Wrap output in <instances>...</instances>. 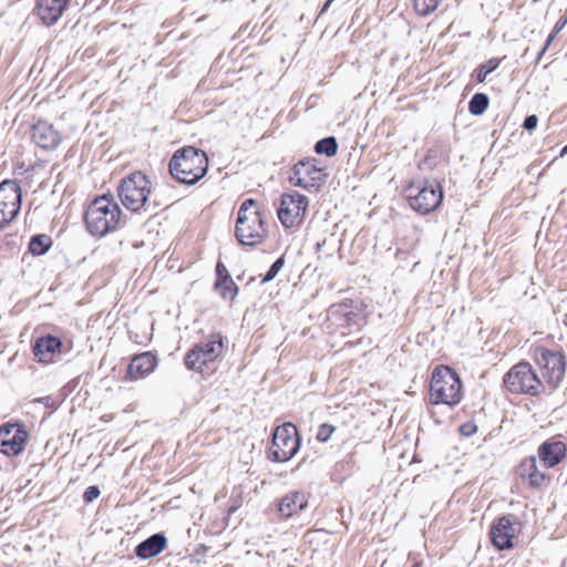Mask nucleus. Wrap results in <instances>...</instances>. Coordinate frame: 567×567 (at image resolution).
<instances>
[{
	"mask_svg": "<svg viewBox=\"0 0 567 567\" xmlns=\"http://www.w3.org/2000/svg\"><path fill=\"white\" fill-rule=\"evenodd\" d=\"M505 388L514 394H540L545 389L538 374L530 363L519 362L505 373L503 378Z\"/></svg>",
	"mask_w": 567,
	"mask_h": 567,
	"instance_id": "obj_6",
	"label": "nucleus"
},
{
	"mask_svg": "<svg viewBox=\"0 0 567 567\" xmlns=\"http://www.w3.org/2000/svg\"><path fill=\"white\" fill-rule=\"evenodd\" d=\"M517 518L512 515H504L497 518L489 530L491 542L498 550H507L514 547L513 538L516 535L515 524Z\"/></svg>",
	"mask_w": 567,
	"mask_h": 567,
	"instance_id": "obj_13",
	"label": "nucleus"
},
{
	"mask_svg": "<svg viewBox=\"0 0 567 567\" xmlns=\"http://www.w3.org/2000/svg\"><path fill=\"white\" fill-rule=\"evenodd\" d=\"M284 265H285V258L282 256L279 257L278 259H276V261L269 267V269L267 270V272L262 277L261 284H266V282H269L272 279H275L276 276L278 275V272L284 267Z\"/></svg>",
	"mask_w": 567,
	"mask_h": 567,
	"instance_id": "obj_31",
	"label": "nucleus"
},
{
	"mask_svg": "<svg viewBox=\"0 0 567 567\" xmlns=\"http://www.w3.org/2000/svg\"><path fill=\"white\" fill-rule=\"evenodd\" d=\"M52 245L50 236L44 234L34 235L29 243V250L32 255L41 256L45 254Z\"/></svg>",
	"mask_w": 567,
	"mask_h": 567,
	"instance_id": "obj_24",
	"label": "nucleus"
},
{
	"mask_svg": "<svg viewBox=\"0 0 567 567\" xmlns=\"http://www.w3.org/2000/svg\"><path fill=\"white\" fill-rule=\"evenodd\" d=\"M556 32L555 31H551L550 34L548 35L544 47L542 48V50L538 52L537 54V59H536V62H538L540 60V58L543 56V54L545 53V51L548 49V47L550 45L551 41L555 39L556 37Z\"/></svg>",
	"mask_w": 567,
	"mask_h": 567,
	"instance_id": "obj_38",
	"label": "nucleus"
},
{
	"mask_svg": "<svg viewBox=\"0 0 567 567\" xmlns=\"http://www.w3.org/2000/svg\"><path fill=\"white\" fill-rule=\"evenodd\" d=\"M167 544L163 533H156L141 542L134 549L135 555L142 559H148L161 554Z\"/></svg>",
	"mask_w": 567,
	"mask_h": 567,
	"instance_id": "obj_20",
	"label": "nucleus"
},
{
	"mask_svg": "<svg viewBox=\"0 0 567 567\" xmlns=\"http://www.w3.org/2000/svg\"><path fill=\"white\" fill-rule=\"evenodd\" d=\"M63 342L60 338L45 334L38 337L32 343L35 361L43 364L53 363L60 355Z\"/></svg>",
	"mask_w": 567,
	"mask_h": 567,
	"instance_id": "obj_14",
	"label": "nucleus"
},
{
	"mask_svg": "<svg viewBox=\"0 0 567 567\" xmlns=\"http://www.w3.org/2000/svg\"><path fill=\"white\" fill-rule=\"evenodd\" d=\"M223 337L218 333L210 334L208 339L195 344L193 348L203 352L204 359L215 361L223 351Z\"/></svg>",
	"mask_w": 567,
	"mask_h": 567,
	"instance_id": "obj_23",
	"label": "nucleus"
},
{
	"mask_svg": "<svg viewBox=\"0 0 567 567\" xmlns=\"http://www.w3.org/2000/svg\"><path fill=\"white\" fill-rule=\"evenodd\" d=\"M151 183L142 172H135L125 177L118 186L122 204L132 212L150 209Z\"/></svg>",
	"mask_w": 567,
	"mask_h": 567,
	"instance_id": "obj_5",
	"label": "nucleus"
},
{
	"mask_svg": "<svg viewBox=\"0 0 567 567\" xmlns=\"http://www.w3.org/2000/svg\"><path fill=\"white\" fill-rule=\"evenodd\" d=\"M169 173L181 184L195 185L208 171L207 154L197 147L176 151L169 161Z\"/></svg>",
	"mask_w": 567,
	"mask_h": 567,
	"instance_id": "obj_1",
	"label": "nucleus"
},
{
	"mask_svg": "<svg viewBox=\"0 0 567 567\" xmlns=\"http://www.w3.org/2000/svg\"><path fill=\"white\" fill-rule=\"evenodd\" d=\"M441 0H414L413 6L417 14L426 17L432 13Z\"/></svg>",
	"mask_w": 567,
	"mask_h": 567,
	"instance_id": "obj_29",
	"label": "nucleus"
},
{
	"mask_svg": "<svg viewBox=\"0 0 567 567\" xmlns=\"http://www.w3.org/2000/svg\"><path fill=\"white\" fill-rule=\"evenodd\" d=\"M267 235L265 220L257 209V202L247 198L240 205L237 213L235 236L241 245L255 246L264 240Z\"/></svg>",
	"mask_w": 567,
	"mask_h": 567,
	"instance_id": "obj_3",
	"label": "nucleus"
},
{
	"mask_svg": "<svg viewBox=\"0 0 567 567\" xmlns=\"http://www.w3.org/2000/svg\"><path fill=\"white\" fill-rule=\"evenodd\" d=\"M315 152L328 157L334 156L338 152V142L334 136H328L319 140L315 144Z\"/></svg>",
	"mask_w": 567,
	"mask_h": 567,
	"instance_id": "obj_26",
	"label": "nucleus"
},
{
	"mask_svg": "<svg viewBox=\"0 0 567 567\" xmlns=\"http://www.w3.org/2000/svg\"><path fill=\"white\" fill-rule=\"evenodd\" d=\"M567 155V144L561 148L560 156Z\"/></svg>",
	"mask_w": 567,
	"mask_h": 567,
	"instance_id": "obj_42",
	"label": "nucleus"
},
{
	"mask_svg": "<svg viewBox=\"0 0 567 567\" xmlns=\"http://www.w3.org/2000/svg\"><path fill=\"white\" fill-rule=\"evenodd\" d=\"M217 289L220 290V295L224 299L228 298L230 300H234V298L238 293V287L235 282L231 286H228L227 284L220 285L219 288Z\"/></svg>",
	"mask_w": 567,
	"mask_h": 567,
	"instance_id": "obj_34",
	"label": "nucleus"
},
{
	"mask_svg": "<svg viewBox=\"0 0 567 567\" xmlns=\"http://www.w3.org/2000/svg\"><path fill=\"white\" fill-rule=\"evenodd\" d=\"M308 505V497L303 492H290L280 498L278 512L281 517L289 518L303 511Z\"/></svg>",
	"mask_w": 567,
	"mask_h": 567,
	"instance_id": "obj_19",
	"label": "nucleus"
},
{
	"mask_svg": "<svg viewBox=\"0 0 567 567\" xmlns=\"http://www.w3.org/2000/svg\"><path fill=\"white\" fill-rule=\"evenodd\" d=\"M537 363L543 369V377L551 389H556L565 375V355L559 351L542 348L537 351Z\"/></svg>",
	"mask_w": 567,
	"mask_h": 567,
	"instance_id": "obj_11",
	"label": "nucleus"
},
{
	"mask_svg": "<svg viewBox=\"0 0 567 567\" xmlns=\"http://www.w3.org/2000/svg\"><path fill=\"white\" fill-rule=\"evenodd\" d=\"M489 99L485 93H475L468 102V111L472 115H482L488 107Z\"/></svg>",
	"mask_w": 567,
	"mask_h": 567,
	"instance_id": "obj_27",
	"label": "nucleus"
},
{
	"mask_svg": "<svg viewBox=\"0 0 567 567\" xmlns=\"http://www.w3.org/2000/svg\"><path fill=\"white\" fill-rule=\"evenodd\" d=\"M334 0H327L321 9V13L324 12Z\"/></svg>",
	"mask_w": 567,
	"mask_h": 567,
	"instance_id": "obj_41",
	"label": "nucleus"
},
{
	"mask_svg": "<svg viewBox=\"0 0 567 567\" xmlns=\"http://www.w3.org/2000/svg\"><path fill=\"white\" fill-rule=\"evenodd\" d=\"M334 430V426L331 424L323 423L319 426L316 437L319 442L326 443L330 440Z\"/></svg>",
	"mask_w": 567,
	"mask_h": 567,
	"instance_id": "obj_32",
	"label": "nucleus"
},
{
	"mask_svg": "<svg viewBox=\"0 0 567 567\" xmlns=\"http://www.w3.org/2000/svg\"><path fill=\"white\" fill-rule=\"evenodd\" d=\"M517 472L523 480L527 478L528 484L534 488H538L545 484L546 475L538 470L536 456L524 458Z\"/></svg>",
	"mask_w": 567,
	"mask_h": 567,
	"instance_id": "obj_22",
	"label": "nucleus"
},
{
	"mask_svg": "<svg viewBox=\"0 0 567 567\" xmlns=\"http://www.w3.org/2000/svg\"><path fill=\"white\" fill-rule=\"evenodd\" d=\"M501 61L496 58L489 59L487 62L481 64L476 69V81L482 83L486 80L487 75L494 72L499 66Z\"/></svg>",
	"mask_w": 567,
	"mask_h": 567,
	"instance_id": "obj_28",
	"label": "nucleus"
},
{
	"mask_svg": "<svg viewBox=\"0 0 567 567\" xmlns=\"http://www.w3.org/2000/svg\"><path fill=\"white\" fill-rule=\"evenodd\" d=\"M538 123V117L535 114L527 115L524 120L523 127L526 131H533L536 128Z\"/></svg>",
	"mask_w": 567,
	"mask_h": 567,
	"instance_id": "obj_37",
	"label": "nucleus"
},
{
	"mask_svg": "<svg viewBox=\"0 0 567 567\" xmlns=\"http://www.w3.org/2000/svg\"><path fill=\"white\" fill-rule=\"evenodd\" d=\"M289 182L296 186H299V187L308 190V192H312L313 183L308 182V179L302 176L295 175L293 172H292V175L289 177Z\"/></svg>",
	"mask_w": 567,
	"mask_h": 567,
	"instance_id": "obj_33",
	"label": "nucleus"
},
{
	"mask_svg": "<svg viewBox=\"0 0 567 567\" xmlns=\"http://www.w3.org/2000/svg\"><path fill=\"white\" fill-rule=\"evenodd\" d=\"M70 0H37L34 11L43 24H55L68 8Z\"/></svg>",
	"mask_w": 567,
	"mask_h": 567,
	"instance_id": "obj_16",
	"label": "nucleus"
},
{
	"mask_svg": "<svg viewBox=\"0 0 567 567\" xmlns=\"http://www.w3.org/2000/svg\"><path fill=\"white\" fill-rule=\"evenodd\" d=\"M216 277L215 288H219V286L224 284H227L228 286L234 285V280L231 279L226 266L220 261L216 265Z\"/></svg>",
	"mask_w": 567,
	"mask_h": 567,
	"instance_id": "obj_30",
	"label": "nucleus"
},
{
	"mask_svg": "<svg viewBox=\"0 0 567 567\" xmlns=\"http://www.w3.org/2000/svg\"><path fill=\"white\" fill-rule=\"evenodd\" d=\"M566 456V444L563 441L549 439L538 447V457L546 468L558 465Z\"/></svg>",
	"mask_w": 567,
	"mask_h": 567,
	"instance_id": "obj_17",
	"label": "nucleus"
},
{
	"mask_svg": "<svg viewBox=\"0 0 567 567\" xmlns=\"http://www.w3.org/2000/svg\"><path fill=\"white\" fill-rule=\"evenodd\" d=\"M412 567H421V564L415 563V564H413V566H412Z\"/></svg>",
	"mask_w": 567,
	"mask_h": 567,
	"instance_id": "obj_43",
	"label": "nucleus"
},
{
	"mask_svg": "<svg viewBox=\"0 0 567 567\" xmlns=\"http://www.w3.org/2000/svg\"><path fill=\"white\" fill-rule=\"evenodd\" d=\"M157 364L156 357L151 352H143L133 358L127 368V375L131 379H141L153 372Z\"/></svg>",
	"mask_w": 567,
	"mask_h": 567,
	"instance_id": "obj_21",
	"label": "nucleus"
},
{
	"mask_svg": "<svg viewBox=\"0 0 567 567\" xmlns=\"http://www.w3.org/2000/svg\"><path fill=\"white\" fill-rule=\"evenodd\" d=\"M408 199L410 206L417 213L425 215L439 207L443 199V192L437 183H425L423 186L409 187Z\"/></svg>",
	"mask_w": 567,
	"mask_h": 567,
	"instance_id": "obj_9",
	"label": "nucleus"
},
{
	"mask_svg": "<svg viewBox=\"0 0 567 567\" xmlns=\"http://www.w3.org/2000/svg\"><path fill=\"white\" fill-rule=\"evenodd\" d=\"M32 140L43 150H55L60 145L62 137L52 124L39 121L32 126Z\"/></svg>",
	"mask_w": 567,
	"mask_h": 567,
	"instance_id": "obj_15",
	"label": "nucleus"
},
{
	"mask_svg": "<svg viewBox=\"0 0 567 567\" xmlns=\"http://www.w3.org/2000/svg\"><path fill=\"white\" fill-rule=\"evenodd\" d=\"M43 400H44V403H48V400H50V398L45 396Z\"/></svg>",
	"mask_w": 567,
	"mask_h": 567,
	"instance_id": "obj_44",
	"label": "nucleus"
},
{
	"mask_svg": "<svg viewBox=\"0 0 567 567\" xmlns=\"http://www.w3.org/2000/svg\"><path fill=\"white\" fill-rule=\"evenodd\" d=\"M22 192L16 179L0 183V229L8 226L20 213Z\"/></svg>",
	"mask_w": 567,
	"mask_h": 567,
	"instance_id": "obj_8",
	"label": "nucleus"
},
{
	"mask_svg": "<svg viewBox=\"0 0 567 567\" xmlns=\"http://www.w3.org/2000/svg\"><path fill=\"white\" fill-rule=\"evenodd\" d=\"M461 399L462 381L456 371L446 365L435 368L430 383V403L455 406Z\"/></svg>",
	"mask_w": 567,
	"mask_h": 567,
	"instance_id": "obj_4",
	"label": "nucleus"
},
{
	"mask_svg": "<svg viewBox=\"0 0 567 567\" xmlns=\"http://www.w3.org/2000/svg\"><path fill=\"white\" fill-rule=\"evenodd\" d=\"M566 22H567V20H564V21H561V22H558V23L555 25V28H554V30H553V31H555L556 33H558V32L563 29V27L565 25V23H566Z\"/></svg>",
	"mask_w": 567,
	"mask_h": 567,
	"instance_id": "obj_39",
	"label": "nucleus"
},
{
	"mask_svg": "<svg viewBox=\"0 0 567 567\" xmlns=\"http://www.w3.org/2000/svg\"><path fill=\"white\" fill-rule=\"evenodd\" d=\"M476 431L477 426L473 422H466L460 426V433L465 437L472 436L473 434L476 433Z\"/></svg>",
	"mask_w": 567,
	"mask_h": 567,
	"instance_id": "obj_36",
	"label": "nucleus"
},
{
	"mask_svg": "<svg viewBox=\"0 0 567 567\" xmlns=\"http://www.w3.org/2000/svg\"><path fill=\"white\" fill-rule=\"evenodd\" d=\"M324 245H326V240L317 243V247H316L317 252H320Z\"/></svg>",
	"mask_w": 567,
	"mask_h": 567,
	"instance_id": "obj_40",
	"label": "nucleus"
},
{
	"mask_svg": "<svg viewBox=\"0 0 567 567\" xmlns=\"http://www.w3.org/2000/svg\"><path fill=\"white\" fill-rule=\"evenodd\" d=\"M122 210L111 195L96 197L86 208L84 221L89 233L103 237L117 229Z\"/></svg>",
	"mask_w": 567,
	"mask_h": 567,
	"instance_id": "obj_2",
	"label": "nucleus"
},
{
	"mask_svg": "<svg viewBox=\"0 0 567 567\" xmlns=\"http://www.w3.org/2000/svg\"><path fill=\"white\" fill-rule=\"evenodd\" d=\"M101 495V491L99 488V486L96 485H91L89 486L84 494H83V499L85 503H92L93 501H95L99 496Z\"/></svg>",
	"mask_w": 567,
	"mask_h": 567,
	"instance_id": "obj_35",
	"label": "nucleus"
},
{
	"mask_svg": "<svg viewBox=\"0 0 567 567\" xmlns=\"http://www.w3.org/2000/svg\"><path fill=\"white\" fill-rule=\"evenodd\" d=\"M210 361L204 359L203 352L197 351L192 348L185 355V365L189 370L202 371L203 368L208 364Z\"/></svg>",
	"mask_w": 567,
	"mask_h": 567,
	"instance_id": "obj_25",
	"label": "nucleus"
},
{
	"mask_svg": "<svg viewBox=\"0 0 567 567\" xmlns=\"http://www.w3.org/2000/svg\"><path fill=\"white\" fill-rule=\"evenodd\" d=\"M295 175L302 176L313 183L312 192L318 190L320 184L326 181L327 174L323 168L316 165L315 158H305L293 165Z\"/></svg>",
	"mask_w": 567,
	"mask_h": 567,
	"instance_id": "obj_18",
	"label": "nucleus"
},
{
	"mask_svg": "<svg viewBox=\"0 0 567 567\" xmlns=\"http://www.w3.org/2000/svg\"><path fill=\"white\" fill-rule=\"evenodd\" d=\"M43 400H44V403H48V400H50V398L45 396Z\"/></svg>",
	"mask_w": 567,
	"mask_h": 567,
	"instance_id": "obj_45",
	"label": "nucleus"
},
{
	"mask_svg": "<svg viewBox=\"0 0 567 567\" xmlns=\"http://www.w3.org/2000/svg\"><path fill=\"white\" fill-rule=\"evenodd\" d=\"M300 447V437L295 425L286 423L278 426L272 435L268 450V458L272 462L284 463L291 460Z\"/></svg>",
	"mask_w": 567,
	"mask_h": 567,
	"instance_id": "obj_7",
	"label": "nucleus"
},
{
	"mask_svg": "<svg viewBox=\"0 0 567 567\" xmlns=\"http://www.w3.org/2000/svg\"><path fill=\"white\" fill-rule=\"evenodd\" d=\"M308 198L297 192L282 194L278 208V218L286 228L301 223L307 212Z\"/></svg>",
	"mask_w": 567,
	"mask_h": 567,
	"instance_id": "obj_10",
	"label": "nucleus"
},
{
	"mask_svg": "<svg viewBox=\"0 0 567 567\" xmlns=\"http://www.w3.org/2000/svg\"><path fill=\"white\" fill-rule=\"evenodd\" d=\"M29 433L22 423H3L0 425V453L18 456L24 451Z\"/></svg>",
	"mask_w": 567,
	"mask_h": 567,
	"instance_id": "obj_12",
	"label": "nucleus"
}]
</instances>
